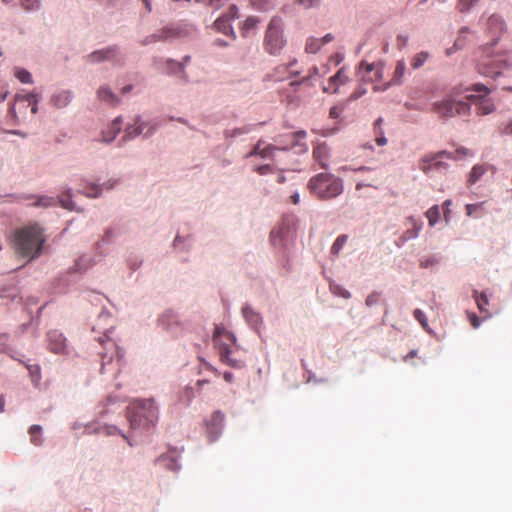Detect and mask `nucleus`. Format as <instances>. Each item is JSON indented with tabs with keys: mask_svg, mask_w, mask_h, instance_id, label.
<instances>
[{
	"mask_svg": "<svg viewBox=\"0 0 512 512\" xmlns=\"http://www.w3.org/2000/svg\"><path fill=\"white\" fill-rule=\"evenodd\" d=\"M44 242L42 228L31 224L14 231L12 247L18 255L32 260L41 254Z\"/></svg>",
	"mask_w": 512,
	"mask_h": 512,
	"instance_id": "f257e3e1",
	"label": "nucleus"
},
{
	"mask_svg": "<svg viewBox=\"0 0 512 512\" xmlns=\"http://www.w3.org/2000/svg\"><path fill=\"white\" fill-rule=\"evenodd\" d=\"M465 93V88L453 87L443 99L432 104V111L440 118H452L457 115L469 116L471 111L470 104L460 99Z\"/></svg>",
	"mask_w": 512,
	"mask_h": 512,
	"instance_id": "f03ea898",
	"label": "nucleus"
},
{
	"mask_svg": "<svg viewBox=\"0 0 512 512\" xmlns=\"http://www.w3.org/2000/svg\"><path fill=\"white\" fill-rule=\"evenodd\" d=\"M158 419V407L153 399H139L129 406V421L132 428L149 427Z\"/></svg>",
	"mask_w": 512,
	"mask_h": 512,
	"instance_id": "7ed1b4c3",
	"label": "nucleus"
},
{
	"mask_svg": "<svg viewBox=\"0 0 512 512\" xmlns=\"http://www.w3.org/2000/svg\"><path fill=\"white\" fill-rule=\"evenodd\" d=\"M107 332L108 330L104 332L105 339H99L103 349L99 353L101 357V371L103 373L109 372L116 376L123 366L124 352L118 347L115 341L108 337Z\"/></svg>",
	"mask_w": 512,
	"mask_h": 512,
	"instance_id": "20e7f679",
	"label": "nucleus"
},
{
	"mask_svg": "<svg viewBox=\"0 0 512 512\" xmlns=\"http://www.w3.org/2000/svg\"><path fill=\"white\" fill-rule=\"evenodd\" d=\"M308 187L320 199H332L343 192L342 180L329 173H320L312 177Z\"/></svg>",
	"mask_w": 512,
	"mask_h": 512,
	"instance_id": "39448f33",
	"label": "nucleus"
},
{
	"mask_svg": "<svg viewBox=\"0 0 512 512\" xmlns=\"http://www.w3.org/2000/svg\"><path fill=\"white\" fill-rule=\"evenodd\" d=\"M495 44L496 40H493L490 45H486L481 49L483 73L491 77L500 75L502 69L512 64L511 57L506 52L494 51L493 46Z\"/></svg>",
	"mask_w": 512,
	"mask_h": 512,
	"instance_id": "423d86ee",
	"label": "nucleus"
},
{
	"mask_svg": "<svg viewBox=\"0 0 512 512\" xmlns=\"http://www.w3.org/2000/svg\"><path fill=\"white\" fill-rule=\"evenodd\" d=\"M213 342L219 349L221 360L234 368L242 367V362L230 358V347L235 343V337L224 327L216 326L213 334Z\"/></svg>",
	"mask_w": 512,
	"mask_h": 512,
	"instance_id": "0eeeda50",
	"label": "nucleus"
},
{
	"mask_svg": "<svg viewBox=\"0 0 512 512\" xmlns=\"http://www.w3.org/2000/svg\"><path fill=\"white\" fill-rule=\"evenodd\" d=\"M465 91L466 93L469 91H474L476 93L466 94L464 98L475 103L478 115H488L495 110L494 102L487 97L490 94V89L484 84H474L470 87H466Z\"/></svg>",
	"mask_w": 512,
	"mask_h": 512,
	"instance_id": "6e6552de",
	"label": "nucleus"
},
{
	"mask_svg": "<svg viewBox=\"0 0 512 512\" xmlns=\"http://www.w3.org/2000/svg\"><path fill=\"white\" fill-rule=\"evenodd\" d=\"M283 23L280 18L274 17L271 19L265 35V49L270 54L278 53L284 46L285 40L283 38Z\"/></svg>",
	"mask_w": 512,
	"mask_h": 512,
	"instance_id": "1a4fd4ad",
	"label": "nucleus"
},
{
	"mask_svg": "<svg viewBox=\"0 0 512 512\" xmlns=\"http://www.w3.org/2000/svg\"><path fill=\"white\" fill-rule=\"evenodd\" d=\"M383 71L384 63L382 61L369 63L363 60L358 66L357 74L361 82L373 83L374 87L375 85H381Z\"/></svg>",
	"mask_w": 512,
	"mask_h": 512,
	"instance_id": "9d476101",
	"label": "nucleus"
},
{
	"mask_svg": "<svg viewBox=\"0 0 512 512\" xmlns=\"http://www.w3.org/2000/svg\"><path fill=\"white\" fill-rule=\"evenodd\" d=\"M58 201L61 204V206L67 210H77L75 207L74 202L71 200V195L69 192L62 194L58 197ZM57 203V199L54 197H48V196H39L37 197L36 202L33 204L35 207H43L48 208L55 206Z\"/></svg>",
	"mask_w": 512,
	"mask_h": 512,
	"instance_id": "9b49d317",
	"label": "nucleus"
},
{
	"mask_svg": "<svg viewBox=\"0 0 512 512\" xmlns=\"http://www.w3.org/2000/svg\"><path fill=\"white\" fill-rule=\"evenodd\" d=\"M186 33L180 25H170L161 29L158 33L148 36L143 42V45L153 43L156 41L169 40L176 37L185 36Z\"/></svg>",
	"mask_w": 512,
	"mask_h": 512,
	"instance_id": "f8f14e48",
	"label": "nucleus"
},
{
	"mask_svg": "<svg viewBox=\"0 0 512 512\" xmlns=\"http://www.w3.org/2000/svg\"><path fill=\"white\" fill-rule=\"evenodd\" d=\"M444 156L450 157V153L447 151H441L434 154H428L420 160L419 167L424 173H429L433 169L445 168L446 165L439 160Z\"/></svg>",
	"mask_w": 512,
	"mask_h": 512,
	"instance_id": "ddd939ff",
	"label": "nucleus"
},
{
	"mask_svg": "<svg viewBox=\"0 0 512 512\" xmlns=\"http://www.w3.org/2000/svg\"><path fill=\"white\" fill-rule=\"evenodd\" d=\"M225 415L217 410L212 413L210 419L207 421V432L210 441H215L221 433L224 425Z\"/></svg>",
	"mask_w": 512,
	"mask_h": 512,
	"instance_id": "4468645a",
	"label": "nucleus"
},
{
	"mask_svg": "<svg viewBox=\"0 0 512 512\" xmlns=\"http://www.w3.org/2000/svg\"><path fill=\"white\" fill-rule=\"evenodd\" d=\"M48 348L51 352L55 354H66L67 353V344L66 338L57 330H52L48 332Z\"/></svg>",
	"mask_w": 512,
	"mask_h": 512,
	"instance_id": "2eb2a0df",
	"label": "nucleus"
},
{
	"mask_svg": "<svg viewBox=\"0 0 512 512\" xmlns=\"http://www.w3.org/2000/svg\"><path fill=\"white\" fill-rule=\"evenodd\" d=\"M405 70H406L405 62L403 60H399L396 63V67H395L394 74H393L391 81L387 82V83H383V85H375L373 87V91H375V92L385 91L391 85L400 84L402 82V78L405 74Z\"/></svg>",
	"mask_w": 512,
	"mask_h": 512,
	"instance_id": "dca6fc26",
	"label": "nucleus"
},
{
	"mask_svg": "<svg viewBox=\"0 0 512 512\" xmlns=\"http://www.w3.org/2000/svg\"><path fill=\"white\" fill-rule=\"evenodd\" d=\"M236 14H237V7L233 5L230 7L229 15H223L215 21V23H214L215 28L219 32H222L223 34H226V35L233 34V30H232L230 21L232 18L236 17Z\"/></svg>",
	"mask_w": 512,
	"mask_h": 512,
	"instance_id": "f3484780",
	"label": "nucleus"
},
{
	"mask_svg": "<svg viewBox=\"0 0 512 512\" xmlns=\"http://www.w3.org/2000/svg\"><path fill=\"white\" fill-rule=\"evenodd\" d=\"M349 77L344 67L338 70V72L329 79V86L324 87L325 92L336 93L341 85L348 82Z\"/></svg>",
	"mask_w": 512,
	"mask_h": 512,
	"instance_id": "a211bd4d",
	"label": "nucleus"
},
{
	"mask_svg": "<svg viewBox=\"0 0 512 512\" xmlns=\"http://www.w3.org/2000/svg\"><path fill=\"white\" fill-rule=\"evenodd\" d=\"M407 222L410 225V228H408L397 240L396 244L397 246H401L404 242L415 239L418 237L420 230H421V224L418 223L413 217L407 218Z\"/></svg>",
	"mask_w": 512,
	"mask_h": 512,
	"instance_id": "6ab92c4d",
	"label": "nucleus"
},
{
	"mask_svg": "<svg viewBox=\"0 0 512 512\" xmlns=\"http://www.w3.org/2000/svg\"><path fill=\"white\" fill-rule=\"evenodd\" d=\"M473 298L475 299L477 308L483 314V320L492 317V313L488 309L490 302L487 294L485 292L479 293L477 290H474Z\"/></svg>",
	"mask_w": 512,
	"mask_h": 512,
	"instance_id": "aec40b11",
	"label": "nucleus"
},
{
	"mask_svg": "<svg viewBox=\"0 0 512 512\" xmlns=\"http://www.w3.org/2000/svg\"><path fill=\"white\" fill-rule=\"evenodd\" d=\"M330 156V149L325 143L316 145L313 149V157L320 167L325 169L328 166V159Z\"/></svg>",
	"mask_w": 512,
	"mask_h": 512,
	"instance_id": "412c9836",
	"label": "nucleus"
},
{
	"mask_svg": "<svg viewBox=\"0 0 512 512\" xmlns=\"http://www.w3.org/2000/svg\"><path fill=\"white\" fill-rule=\"evenodd\" d=\"M489 169H491L493 173L495 172V168L489 164L474 165L467 178L468 185L477 183Z\"/></svg>",
	"mask_w": 512,
	"mask_h": 512,
	"instance_id": "4be33fe9",
	"label": "nucleus"
},
{
	"mask_svg": "<svg viewBox=\"0 0 512 512\" xmlns=\"http://www.w3.org/2000/svg\"><path fill=\"white\" fill-rule=\"evenodd\" d=\"M118 54L116 47H109L106 49L98 50L93 52L89 57L93 62H100L103 60L114 59Z\"/></svg>",
	"mask_w": 512,
	"mask_h": 512,
	"instance_id": "5701e85b",
	"label": "nucleus"
},
{
	"mask_svg": "<svg viewBox=\"0 0 512 512\" xmlns=\"http://www.w3.org/2000/svg\"><path fill=\"white\" fill-rule=\"evenodd\" d=\"M469 33V29L467 27H462L459 30L458 36L454 42V45L451 48L446 50V55L450 56L452 53L463 49L467 44V35Z\"/></svg>",
	"mask_w": 512,
	"mask_h": 512,
	"instance_id": "b1692460",
	"label": "nucleus"
},
{
	"mask_svg": "<svg viewBox=\"0 0 512 512\" xmlns=\"http://www.w3.org/2000/svg\"><path fill=\"white\" fill-rule=\"evenodd\" d=\"M121 118L117 117L109 127L102 132L103 142L110 143L121 130Z\"/></svg>",
	"mask_w": 512,
	"mask_h": 512,
	"instance_id": "393cba45",
	"label": "nucleus"
},
{
	"mask_svg": "<svg viewBox=\"0 0 512 512\" xmlns=\"http://www.w3.org/2000/svg\"><path fill=\"white\" fill-rule=\"evenodd\" d=\"M190 60V56H185L183 58V63H179V62H176L174 60H167V68H168V72L173 74V73H179L181 74V77L183 79L186 80V75H185V71H184V64L185 63H188Z\"/></svg>",
	"mask_w": 512,
	"mask_h": 512,
	"instance_id": "a878e982",
	"label": "nucleus"
},
{
	"mask_svg": "<svg viewBox=\"0 0 512 512\" xmlns=\"http://www.w3.org/2000/svg\"><path fill=\"white\" fill-rule=\"evenodd\" d=\"M161 325L168 331L173 330V325H178L177 317L172 312H167L160 318Z\"/></svg>",
	"mask_w": 512,
	"mask_h": 512,
	"instance_id": "bb28decb",
	"label": "nucleus"
},
{
	"mask_svg": "<svg viewBox=\"0 0 512 512\" xmlns=\"http://www.w3.org/2000/svg\"><path fill=\"white\" fill-rule=\"evenodd\" d=\"M98 97L100 100L107 101L112 105L118 103V98L108 87H100Z\"/></svg>",
	"mask_w": 512,
	"mask_h": 512,
	"instance_id": "cd10ccee",
	"label": "nucleus"
},
{
	"mask_svg": "<svg viewBox=\"0 0 512 512\" xmlns=\"http://www.w3.org/2000/svg\"><path fill=\"white\" fill-rule=\"evenodd\" d=\"M429 53L428 52H425V51H421L417 54H415L412 58H411V67L413 69H419L420 67H422L425 62L428 60L429 58Z\"/></svg>",
	"mask_w": 512,
	"mask_h": 512,
	"instance_id": "c85d7f7f",
	"label": "nucleus"
},
{
	"mask_svg": "<svg viewBox=\"0 0 512 512\" xmlns=\"http://www.w3.org/2000/svg\"><path fill=\"white\" fill-rule=\"evenodd\" d=\"M144 123H138V121L135 123V126H130L125 130V138L132 139L138 135H141L144 133Z\"/></svg>",
	"mask_w": 512,
	"mask_h": 512,
	"instance_id": "c756f323",
	"label": "nucleus"
},
{
	"mask_svg": "<svg viewBox=\"0 0 512 512\" xmlns=\"http://www.w3.org/2000/svg\"><path fill=\"white\" fill-rule=\"evenodd\" d=\"M487 24L490 30L495 29V31L499 33L504 30V23L499 16L492 15L489 17Z\"/></svg>",
	"mask_w": 512,
	"mask_h": 512,
	"instance_id": "7c9ffc66",
	"label": "nucleus"
},
{
	"mask_svg": "<svg viewBox=\"0 0 512 512\" xmlns=\"http://www.w3.org/2000/svg\"><path fill=\"white\" fill-rule=\"evenodd\" d=\"M426 217L429 221L430 226H434L440 217V209L438 205H434L431 208L428 209L426 212Z\"/></svg>",
	"mask_w": 512,
	"mask_h": 512,
	"instance_id": "2f4dec72",
	"label": "nucleus"
},
{
	"mask_svg": "<svg viewBox=\"0 0 512 512\" xmlns=\"http://www.w3.org/2000/svg\"><path fill=\"white\" fill-rule=\"evenodd\" d=\"M41 431H42V429L39 425H32L29 429V435L31 438V442L36 446H38L42 443Z\"/></svg>",
	"mask_w": 512,
	"mask_h": 512,
	"instance_id": "473e14b6",
	"label": "nucleus"
},
{
	"mask_svg": "<svg viewBox=\"0 0 512 512\" xmlns=\"http://www.w3.org/2000/svg\"><path fill=\"white\" fill-rule=\"evenodd\" d=\"M14 75L22 83L31 84L33 82L30 72L25 69L15 68Z\"/></svg>",
	"mask_w": 512,
	"mask_h": 512,
	"instance_id": "72a5a7b5",
	"label": "nucleus"
},
{
	"mask_svg": "<svg viewBox=\"0 0 512 512\" xmlns=\"http://www.w3.org/2000/svg\"><path fill=\"white\" fill-rule=\"evenodd\" d=\"M17 100L27 101L31 105V112L36 114L38 111V99L35 94H26L24 96H17Z\"/></svg>",
	"mask_w": 512,
	"mask_h": 512,
	"instance_id": "f704fd0d",
	"label": "nucleus"
},
{
	"mask_svg": "<svg viewBox=\"0 0 512 512\" xmlns=\"http://www.w3.org/2000/svg\"><path fill=\"white\" fill-rule=\"evenodd\" d=\"M258 23L259 20L256 17L247 18L242 26L243 36H247L250 33V31L254 30Z\"/></svg>",
	"mask_w": 512,
	"mask_h": 512,
	"instance_id": "c9c22d12",
	"label": "nucleus"
},
{
	"mask_svg": "<svg viewBox=\"0 0 512 512\" xmlns=\"http://www.w3.org/2000/svg\"><path fill=\"white\" fill-rule=\"evenodd\" d=\"M348 236L345 234L339 235L331 247V253L337 255L342 247L346 244Z\"/></svg>",
	"mask_w": 512,
	"mask_h": 512,
	"instance_id": "e433bc0d",
	"label": "nucleus"
},
{
	"mask_svg": "<svg viewBox=\"0 0 512 512\" xmlns=\"http://www.w3.org/2000/svg\"><path fill=\"white\" fill-rule=\"evenodd\" d=\"M479 0H458L456 8L460 13L468 12Z\"/></svg>",
	"mask_w": 512,
	"mask_h": 512,
	"instance_id": "4c0bfd02",
	"label": "nucleus"
},
{
	"mask_svg": "<svg viewBox=\"0 0 512 512\" xmlns=\"http://www.w3.org/2000/svg\"><path fill=\"white\" fill-rule=\"evenodd\" d=\"M322 46H323V43H321L320 39L309 38L306 42L305 49L309 53H316Z\"/></svg>",
	"mask_w": 512,
	"mask_h": 512,
	"instance_id": "58836bf2",
	"label": "nucleus"
},
{
	"mask_svg": "<svg viewBox=\"0 0 512 512\" xmlns=\"http://www.w3.org/2000/svg\"><path fill=\"white\" fill-rule=\"evenodd\" d=\"M71 95L69 92H62L53 97L56 106L63 107L69 103Z\"/></svg>",
	"mask_w": 512,
	"mask_h": 512,
	"instance_id": "ea45409f",
	"label": "nucleus"
},
{
	"mask_svg": "<svg viewBox=\"0 0 512 512\" xmlns=\"http://www.w3.org/2000/svg\"><path fill=\"white\" fill-rule=\"evenodd\" d=\"M249 2L258 10H268L272 7V0H249Z\"/></svg>",
	"mask_w": 512,
	"mask_h": 512,
	"instance_id": "a19ab883",
	"label": "nucleus"
},
{
	"mask_svg": "<svg viewBox=\"0 0 512 512\" xmlns=\"http://www.w3.org/2000/svg\"><path fill=\"white\" fill-rule=\"evenodd\" d=\"M474 154L471 150L465 148V147H460V148H457L456 151H455V155L452 156L450 154V157L451 159H463L465 157H472Z\"/></svg>",
	"mask_w": 512,
	"mask_h": 512,
	"instance_id": "79ce46f5",
	"label": "nucleus"
},
{
	"mask_svg": "<svg viewBox=\"0 0 512 512\" xmlns=\"http://www.w3.org/2000/svg\"><path fill=\"white\" fill-rule=\"evenodd\" d=\"M413 315H414L415 319L421 324L423 329H425L426 331H430L428 328L426 316L423 313V311H421L420 309H416V310H414Z\"/></svg>",
	"mask_w": 512,
	"mask_h": 512,
	"instance_id": "37998d69",
	"label": "nucleus"
},
{
	"mask_svg": "<svg viewBox=\"0 0 512 512\" xmlns=\"http://www.w3.org/2000/svg\"><path fill=\"white\" fill-rule=\"evenodd\" d=\"M483 205H484V202L476 203V204H467L465 207L467 216H469V217L477 216V211L479 209H481Z\"/></svg>",
	"mask_w": 512,
	"mask_h": 512,
	"instance_id": "c03bdc74",
	"label": "nucleus"
},
{
	"mask_svg": "<svg viewBox=\"0 0 512 512\" xmlns=\"http://www.w3.org/2000/svg\"><path fill=\"white\" fill-rule=\"evenodd\" d=\"M364 84H365L364 82L360 81V84L358 85V87L350 95V99L356 100L367 93V89L364 87Z\"/></svg>",
	"mask_w": 512,
	"mask_h": 512,
	"instance_id": "a18cd8bd",
	"label": "nucleus"
},
{
	"mask_svg": "<svg viewBox=\"0 0 512 512\" xmlns=\"http://www.w3.org/2000/svg\"><path fill=\"white\" fill-rule=\"evenodd\" d=\"M380 298H381V294L379 292L374 291L367 296L366 305L369 307L376 305L379 303Z\"/></svg>",
	"mask_w": 512,
	"mask_h": 512,
	"instance_id": "49530a36",
	"label": "nucleus"
},
{
	"mask_svg": "<svg viewBox=\"0 0 512 512\" xmlns=\"http://www.w3.org/2000/svg\"><path fill=\"white\" fill-rule=\"evenodd\" d=\"M21 5L25 10L31 11V10H35L38 8L39 1L38 0H21Z\"/></svg>",
	"mask_w": 512,
	"mask_h": 512,
	"instance_id": "de8ad7c7",
	"label": "nucleus"
},
{
	"mask_svg": "<svg viewBox=\"0 0 512 512\" xmlns=\"http://www.w3.org/2000/svg\"><path fill=\"white\" fill-rule=\"evenodd\" d=\"M83 193L87 197H97L100 193V188L96 185H90L85 191H83Z\"/></svg>",
	"mask_w": 512,
	"mask_h": 512,
	"instance_id": "09e8293b",
	"label": "nucleus"
},
{
	"mask_svg": "<svg viewBox=\"0 0 512 512\" xmlns=\"http://www.w3.org/2000/svg\"><path fill=\"white\" fill-rule=\"evenodd\" d=\"M467 317L469 319V322H470L471 326L474 329H477L480 326L481 321H480L479 317L475 313L467 312Z\"/></svg>",
	"mask_w": 512,
	"mask_h": 512,
	"instance_id": "8fccbe9b",
	"label": "nucleus"
},
{
	"mask_svg": "<svg viewBox=\"0 0 512 512\" xmlns=\"http://www.w3.org/2000/svg\"><path fill=\"white\" fill-rule=\"evenodd\" d=\"M243 315L249 320H253L255 322L258 320V315L254 314L253 311L248 307L243 308Z\"/></svg>",
	"mask_w": 512,
	"mask_h": 512,
	"instance_id": "3c124183",
	"label": "nucleus"
},
{
	"mask_svg": "<svg viewBox=\"0 0 512 512\" xmlns=\"http://www.w3.org/2000/svg\"><path fill=\"white\" fill-rule=\"evenodd\" d=\"M375 142L379 146H385L388 142L384 135V131H380V134L375 135Z\"/></svg>",
	"mask_w": 512,
	"mask_h": 512,
	"instance_id": "603ef678",
	"label": "nucleus"
},
{
	"mask_svg": "<svg viewBox=\"0 0 512 512\" xmlns=\"http://www.w3.org/2000/svg\"><path fill=\"white\" fill-rule=\"evenodd\" d=\"M298 3L306 8H310L318 6L320 4V0H298Z\"/></svg>",
	"mask_w": 512,
	"mask_h": 512,
	"instance_id": "864d4df0",
	"label": "nucleus"
},
{
	"mask_svg": "<svg viewBox=\"0 0 512 512\" xmlns=\"http://www.w3.org/2000/svg\"><path fill=\"white\" fill-rule=\"evenodd\" d=\"M276 149H277L276 147H274V146H272V145H268V146H266V147L262 148L260 157H261V158H267V157H270V156H271L272 151H274V150H276Z\"/></svg>",
	"mask_w": 512,
	"mask_h": 512,
	"instance_id": "5fc2aeb1",
	"label": "nucleus"
},
{
	"mask_svg": "<svg viewBox=\"0 0 512 512\" xmlns=\"http://www.w3.org/2000/svg\"><path fill=\"white\" fill-rule=\"evenodd\" d=\"M260 175H266L268 173H270L272 171V168L270 165L268 164H265V165H261V166H258L256 167L255 169Z\"/></svg>",
	"mask_w": 512,
	"mask_h": 512,
	"instance_id": "6e6d98bb",
	"label": "nucleus"
},
{
	"mask_svg": "<svg viewBox=\"0 0 512 512\" xmlns=\"http://www.w3.org/2000/svg\"><path fill=\"white\" fill-rule=\"evenodd\" d=\"M452 204V201L451 200H446L444 201L442 207L444 209V217H445V220L446 222L449 221V213H450V205Z\"/></svg>",
	"mask_w": 512,
	"mask_h": 512,
	"instance_id": "4d7b16f0",
	"label": "nucleus"
},
{
	"mask_svg": "<svg viewBox=\"0 0 512 512\" xmlns=\"http://www.w3.org/2000/svg\"><path fill=\"white\" fill-rule=\"evenodd\" d=\"M382 124H383V118L382 117H379L374 122V134L375 135L380 134V131H384L383 128H382Z\"/></svg>",
	"mask_w": 512,
	"mask_h": 512,
	"instance_id": "13d9d810",
	"label": "nucleus"
},
{
	"mask_svg": "<svg viewBox=\"0 0 512 512\" xmlns=\"http://www.w3.org/2000/svg\"><path fill=\"white\" fill-rule=\"evenodd\" d=\"M262 141H258V143L255 145V147L253 148V150L249 153V157L251 156H260L261 155V150H262Z\"/></svg>",
	"mask_w": 512,
	"mask_h": 512,
	"instance_id": "bf43d9fd",
	"label": "nucleus"
},
{
	"mask_svg": "<svg viewBox=\"0 0 512 512\" xmlns=\"http://www.w3.org/2000/svg\"><path fill=\"white\" fill-rule=\"evenodd\" d=\"M305 136H306L305 131H298V132L291 133L288 135V137L291 138L292 141H294L295 139L304 138Z\"/></svg>",
	"mask_w": 512,
	"mask_h": 512,
	"instance_id": "052dcab7",
	"label": "nucleus"
},
{
	"mask_svg": "<svg viewBox=\"0 0 512 512\" xmlns=\"http://www.w3.org/2000/svg\"><path fill=\"white\" fill-rule=\"evenodd\" d=\"M196 2L209 4L215 8H218L220 6V0H196Z\"/></svg>",
	"mask_w": 512,
	"mask_h": 512,
	"instance_id": "680f3d73",
	"label": "nucleus"
},
{
	"mask_svg": "<svg viewBox=\"0 0 512 512\" xmlns=\"http://www.w3.org/2000/svg\"><path fill=\"white\" fill-rule=\"evenodd\" d=\"M247 132H249L248 128H237V129L232 130L230 135L232 137H235L237 135H241V134H244V133H247Z\"/></svg>",
	"mask_w": 512,
	"mask_h": 512,
	"instance_id": "e2e57ef3",
	"label": "nucleus"
},
{
	"mask_svg": "<svg viewBox=\"0 0 512 512\" xmlns=\"http://www.w3.org/2000/svg\"><path fill=\"white\" fill-rule=\"evenodd\" d=\"M341 110L338 107H332L330 109L329 115L331 118H338L340 116Z\"/></svg>",
	"mask_w": 512,
	"mask_h": 512,
	"instance_id": "0e129e2a",
	"label": "nucleus"
},
{
	"mask_svg": "<svg viewBox=\"0 0 512 512\" xmlns=\"http://www.w3.org/2000/svg\"><path fill=\"white\" fill-rule=\"evenodd\" d=\"M503 133L512 135V121H509L503 128Z\"/></svg>",
	"mask_w": 512,
	"mask_h": 512,
	"instance_id": "69168bd1",
	"label": "nucleus"
},
{
	"mask_svg": "<svg viewBox=\"0 0 512 512\" xmlns=\"http://www.w3.org/2000/svg\"><path fill=\"white\" fill-rule=\"evenodd\" d=\"M30 373L34 376L36 375L38 378L40 377V368L39 366H31L29 368Z\"/></svg>",
	"mask_w": 512,
	"mask_h": 512,
	"instance_id": "338daca9",
	"label": "nucleus"
},
{
	"mask_svg": "<svg viewBox=\"0 0 512 512\" xmlns=\"http://www.w3.org/2000/svg\"><path fill=\"white\" fill-rule=\"evenodd\" d=\"M290 199H291V202H292L293 204H295V205H297V204L300 202V196H299V194H298V193H294V194H292V195H291V197H290Z\"/></svg>",
	"mask_w": 512,
	"mask_h": 512,
	"instance_id": "774afa93",
	"label": "nucleus"
}]
</instances>
